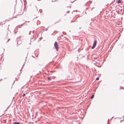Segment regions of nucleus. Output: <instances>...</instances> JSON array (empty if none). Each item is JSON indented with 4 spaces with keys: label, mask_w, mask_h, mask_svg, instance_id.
<instances>
[{
    "label": "nucleus",
    "mask_w": 124,
    "mask_h": 124,
    "mask_svg": "<svg viewBox=\"0 0 124 124\" xmlns=\"http://www.w3.org/2000/svg\"><path fill=\"white\" fill-rule=\"evenodd\" d=\"M54 46L56 51H58V45L57 41H56L55 42L54 44Z\"/></svg>",
    "instance_id": "nucleus-1"
},
{
    "label": "nucleus",
    "mask_w": 124,
    "mask_h": 124,
    "mask_svg": "<svg viewBox=\"0 0 124 124\" xmlns=\"http://www.w3.org/2000/svg\"><path fill=\"white\" fill-rule=\"evenodd\" d=\"M97 43V41L96 40H95L93 42V45L96 46Z\"/></svg>",
    "instance_id": "nucleus-2"
},
{
    "label": "nucleus",
    "mask_w": 124,
    "mask_h": 124,
    "mask_svg": "<svg viewBox=\"0 0 124 124\" xmlns=\"http://www.w3.org/2000/svg\"><path fill=\"white\" fill-rule=\"evenodd\" d=\"M121 2V0H118L117 3L118 4H119Z\"/></svg>",
    "instance_id": "nucleus-3"
},
{
    "label": "nucleus",
    "mask_w": 124,
    "mask_h": 124,
    "mask_svg": "<svg viewBox=\"0 0 124 124\" xmlns=\"http://www.w3.org/2000/svg\"><path fill=\"white\" fill-rule=\"evenodd\" d=\"M13 124H21L20 123L17 122H15L13 123Z\"/></svg>",
    "instance_id": "nucleus-4"
},
{
    "label": "nucleus",
    "mask_w": 124,
    "mask_h": 124,
    "mask_svg": "<svg viewBox=\"0 0 124 124\" xmlns=\"http://www.w3.org/2000/svg\"><path fill=\"white\" fill-rule=\"evenodd\" d=\"M94 96V95L93 94L91 95L90 98L91 99H92L93 98Z\"/></svg>",
    "instance_id": "nucleus-5"
},
{
    "label": "nucleus",
    "mask_w": 124,
    "mask_h": 124,
    "mask_svg": "<svg viewBox=\"0 0 124 124\" xmlns=\"http://www.w3.org/2000/svg\"><path fill=\"white\" fill-rule=\"evenodd\" d=\"M96 46L93 45V46L91 47V48L92 49H94Z\"/></svg>",
    "instance_id": "nucleus-6"
},
{
    "label": "nucleus",
    "mask_w": 124,
    "mask_h": 124,
    "mask_svg": "<svg viewBox=\"0 0 124 124\" xmlns=\"http://www.w3.org/2000/svg\"><path fill=\"white\" fill-rule=\"evenodd\" d=\"M62 111H63V110H65V109L66 108L65 107H62Z\"/></svg>",
    "instance_id": "nucleus-7"
},
{
    "label": "nucleus",
    "mask_w": 124,
    "mask_h": 124,
    "mask_svg": "<svg viewBox=\"0 0 124 124\" xmlns=\"http://www.w3.org/2000/svg\"><path fill=\"white\" fill-rule=\"evenodd\" d=\"M99 77H97V78H96V80H99Z\"/></svg>",
    "instance_id": "nucleus-8"
},
{
    "label": "nucleus",
    "mask_w": 124,
    "mask_h": 124,
    "mask_svg": "<svg viewBox=\"0 0 124 124\" xmlns=\"http://www.w3.org/2000/svg\"><path fill=\"white\" fill-rule=\"evenodd\" d=\"M48 79L49 80H51L50 78L49 77H48Z\"/></svg>",
    "instance_id": "nucleus-9"
},
{
    "label": "nucleus",
    "mask_w": 124,
    "mask_h": 124,
    "mask_svg": "<svg viewBox=\"0 0 124 124\" xmlns=\"http://www.w3.org/2000/svg\"><path fill=\"white\" fill-rule=\"evenodd\" d=\"M75 22V21H71V23L72 22Z\"/></svg>",
    "instance_id": "nucleus-10"
},
{
    "label": "nucleus",
    "mask_w": 124,
    "mask_h": 124,
    "mask_svg": "<svg viewBox=\"0 0 124 124\" xmlns=\"http://www.w3.org/2000/svg\"><path fill=\"white\" fill-rule=\"evenodd\" d=\"M123 88L122 87V86H120V89H122Z\"/></svg>",
    "instance_id": "nucleus-11"
},
{
    "label": "nucleus",
    "mask_w": 124,
    "mask_h": 124,
    "mask_svg": "<svg viewBox=\"0 0 124 124\" xmlns=\"http://www.w3.org/2000/svg\"><path fill=\"white\" fill-rule=\"evenodd\" d=\"M25 94H24L23 95V96H25Z\"/></svg>",
    "instance_id": "nucleus-12"
},
{
    "label": "nucleus",
    "mask_w": 124,
    "mask_h": 124,
    "mask_svg": "<svg viewBox=\"0 0 124 124\" xmlns=\"http://www.w3.org/2000/svg\"><path fill=\"white\" fill-rule=\"evenodd\" d=\"M66 12H67V13H69V11H68Z\"/></svg>",
    "instance_id": "nucleus-13"
},
{
    "label": "nucleus",
    "mask_w": 124,
    "mask_h": 124,
    "mask_svg": "<svg viewBox=\"0 0 124 124\" xmlns=\"http://www.w3.org/2000/svg\"><path fill=\"white\" fill-rule=\"evenodd\" d=\"M62 34H65V33H64V32H63L62 31Z\"/></svg>",
    "instance_id": "nucleus-14"
},
{
    "label": "nucleus",
    "mask_w": 124,
    "mask_h": 124,
    "mask_svg": "<svg viewBox=\"0 0 124 124\" xmlns=\"http://www.w3.org/2000/svg\"><path fill=\"white\" fill-rule=\"evenodd\" d=\"M10 40V39H8V41H7V42H8V41L9 40Z\"/></svg>",
    "instance_id": "nucleus-15"
},
{
    "label": "nucleus",
    "mask_w": 124,
    "mask_h": 124,
    "mask_svg": "<svg viewBox=\"0 0 124 124\" xmlns=\"http://www.w3.org/2000/svg\"><path fill=\"white\" fill-rule=\"evenodd\" d=\"M74 0V1H73L71 2V3H73V2L74 1H75V0Z\"/></svg>",
    "instance_id": "nucleus-16"
},
{
    "label": "nucleus",
    "mask_w": 124,
    "mask_h": 124,
    "mask_svg": "<svg viewBox=\"0 0 124 124\" xmlns=\"http://www.w3.org/2000/svg\"><path fill=\"white\" fill-rule=\"evenodd\" d=\"M88 2H86V3H85V5H86V4H87V3H88Z\"/></svg>",
    "instance_id": "nucleus-17"
},
{
    "label": "nucleus",
    "mask_w": 124,
    "mask_h": 124,
    "mask_svg": "<svg viewBox=\"0 0 124 124\" xmlns=\"http://www.w3.org/2000/svg\"><path fill=\"white\" fill-rule=\"evenodd\" d=\"M86 10H87L88 9V8H86Z\"/></svg>",
    "instance_id": "nucleus-18"
},
{
    "label": "nucleus",
    "mask_w": 124,
    "mask_h": 124,
    "mask_svg": "<svg viewBox=\"0 0 124 124\" xmlns=\"http://www.w3.org/2000/svg\"><path fill=\"white\" fill-rule=\"evenodd\" d=\"M113 117H111V119H112V118H113Z\"/></svg>",
    "instance_id": "nucleus-19"
},
{
    "label": "nucleus",
    "mask_w": 124,
    "mask_h": 124,
    "mask_svg": "<svg viewBox=\"0 0 124 124\" xmlns=\"http://www.w3.org/2000/svg\"><path fill=\"white\" fill-rule=\"evenodd\" d=\"M64 38H66L64 36Z\"/></svg>",
    "instance_id": "nucleus-20"
},
{
    "label": "nucleus",
    "mask_w": 124,
    "mask_h": 124,
    "mask_svg": "<svg viewBox=\"0 0 124 124\" xmlns=\"http://www.w3.org/2000/svg\"><path fill=\"white\" fill-rule=\"evenodd\" d=\"M62 90H64V89H63V88H63V87H62Z\"/></svg>",
    "instance_id": "nucleus-21"
},
{
    "label": "nucleus",
    "mask_w": 124,
    "mask_h": 124,
    "mask_svg": "<svg viewBox=\"0 0 124 124\" xmlns=\"http://www.w3.org/2000/svg\"><path fill=\"white\" fill-rule=\"evenodd\" d=\"M63 53V52H62V54Z\"/></svg>",
    "instance_id": "nucleus-22"
},
{
    "label": "nucleus",
    "mask_w": 124,
    "mask_h": 124,
    "mask_svg": "<svg viewBox=\"0 0 124 124\" xmlns=\"http://www.w3.org/2000/svg\"><path fill=\"white\" fill-rule=\"evenodd\" d=\"M81 27H80V28H79V29H81Z\"/></svg>",
    "instance_id": "nucleus-23"
},
{
    "label": "nucleus",
    "mask_w": 124,
    "mask_h": 124,
    "mask_svg": "<svg viewBox=\"0 0 124 124\" xmlns=\"http://www.w3.org/2000/svg\"><path fill=\"white\" fill-rule=\"evenodd\" d=\"M93 8H92V9H91V10H92V9H93Z\"/></svg>",
    "instance_id": "nucleus-24"
},
{
    "label": "nucleus",
    "mask_w": 124,
    "mask_h": 124,
    "mask_svg": "<svg viewBox=\"0 0 124 124\" xmlns=\"http://www.w3.org/2000/svg\"><path fill=\"white\" fill-rule=\"evenodd\" d=\"M89 1H90L91 2V1H90V0H89Z\"/></svg>",
    "instance_id": "nucleus-25"
},
{
    "label": "nucleus",
    "mask_w": 124,
    "mask_h": 124,
    "mask_svg": "<svg viewBox=\"0 0 124 124\" xmlns=\"http://www.w3.org/2000/svg\"><path fill=\"white\" fill-rule=\"evenodd\" d=\"M70 8H71V7L70 6Z\"/></svg>",
    "instance_id": "nucleus-26"
},
{
    "label": "nucleus",
    "mask_w": 124,
    "mask_h": 124,
    "mask_svg": "<svg viewBox=\"0 0 124 124\" xmlns=\"http://www.w3.org/2000/svg\"><path fill=\"white\" fill-rule=\"evenodd\" d=\"M108 120H109V119H108Z\"/></svg>",
    "instance_id": "nucleus-27"
},
{
    "label": "nucleus",
    "mask_w": 124,
    "mask_h": 124,
    "mask_svg": "<svg viewBox=\"0 0 124 124\" xmlns=\"http://www.w3.org/2000/svg\"><path fill=\"white\" fill-rule=\"evenodd\" d=\"M85 13H86V12H85Z\"/></svg>",
    "instance_id": "nucleus-28"
},
{
    "label": "nucleus",
    "mask_w": 124,
    "mask_h": 124,
    "mask_svg": "<svg viewBox=\"0 0 124 124\" xmlns=\"http://www.w3.org/2000/svg\"><path fill=\"white\" fill-rule=\"evenodd\" d=\"M40 10H39V11H40Z\"/></svg>",
    "instance_id": "nucleus-29"
},
{
    "label": "nucleus",
    "mask_w": 124,
    "mask_h": 124,
    "mask_svg": "<svg viewBox=\"0 0 124 124\" xmlns=\"http://www.w3.org/2000/svg\"><path fill=\"white\" fill-rule=\"evenodd\" d=\"M107 124H108V123H107Z\"/></svg>",
    "instance_id": "nucleus-30"
}]
</instances>
